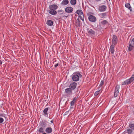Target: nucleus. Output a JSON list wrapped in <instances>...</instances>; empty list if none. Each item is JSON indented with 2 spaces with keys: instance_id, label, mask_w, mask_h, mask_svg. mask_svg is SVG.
<instances>
[{
  "instance_id": "nucleus-45",
  "label": "nucleus",
  "mask_w": 134,
  "mask_h": 134,
  "mask_svg": "<svg viewBox=\"0 0 134 134\" xmlns=\"http://www.w3.org/2000/svg\"><path fill=\"white\" fill-rule=\"evenodd\" d=\"M109 1H110V0H109Z\"/></svg>"
},
{
  "instance_id": "nucleus-35",
  "label": "nucleus",
  "mask_w": 134,
  "mask_h": 134,
  "mask_svg": "<svg viewBox=\"0 0 134 134\" xmlns=\"http://www.w3.org/2000/svg\"><path fill=\"white\" fill-rule=\"evenodd\" d=\"M3 121V119L2 118H0V124L2 123Z\"/></svg>"
},
{
  "instance_id": "nucleus-9",
  "label": "nucleus",
  "mask_w": 134,
  "mask_h": 134,
  "mask_svg": "<svg viewBox=\"0 0 134 134\" xmlns=\"http://www.w3.org/2000/svg\"><path fill=\"white\" fill-rule=\"evenodd\" d=\"M73 10L72 8L70 7H68L65 8V11L67 13H69L72 12Z\"/></svg>"
},
{
  "instance_id": "nucleus-23",
  "label": "nucleus",
  "mask_w": 134,
  "mask_h": 134,
  "mask_svg": "<svg viewBox=\"0 0 134 134\" xmlns=\"http://www.w3.org/2000/svg\"><path fill=\"white\" fill-rule=\"evenodd\" d=\"M125 132L129 134H130L132 132V129H128L125 131Z\"/></svg>"
},
{
  "instance_id": "nucleus-31",
  "label": "nucleus",
  "mask_w": 134,
  "mask_h": 134,
  "mask_svg": "<svg viewBox=\"0 0 134 134\" xmlns=\"http://www.w3.org/2000/svg\"><path fill=\"white\" fill-rule=\"evenodd\" d=\"M100 91V90H99L96 91L95 92L94 96H96L98 95V94L99 93Z\"/></svg>"
},
{
  "instance_id": "nucleus-10",
  "label": "nucleus",
  "mask_w": 134,
  "mask_h": 134,
  "mask_svg": "<svg viewBox=\"0 0 134 134\" xmlns=\"http://www.w3.org/2000/svg\"><path fill=\"white\" fill-rule=\"evenodd\" d=\"M58 7L57 5L53 4L50 5L49 8V9L55 10L58 8Z\"/></svg>"
},
{
  "instance_id": "nucleus-32",
  "label": "nucleus",
  "mask_w": 134,
  "mask_h": 134,
  "mask_svg": "<svg viewBox=\"0 0 134 134\" xmlns=\"http://www.w3.org/2000/svg\"><path fill=\"white\" fill-rule=\"evenodd\" d=\"M80 19L82 20L83 21L84 20V16L83 14L79 15Z\"/></svg>"
},
{
  "instance_id": "nucleus-26",
  "label": "nucleus",
  "mask_w": 134,
  "mask_h": 134,
  "mask_svg": "<svg viewBox=\"0 0 134 134\" xmlns=\"http://www.w3.org/2000/svg\"><path fill=\"white\" fill-rule=\"evenodd\" d=\"M120 86L119 85H116V87L115 88V91L119 92V90Z\"/></svg>"
},
{
  "instance_id": "nucleus-5",
  "label": "nucleus",
  "mask_w": 134,
  "mask_h": 134,
  "mask_svg": "<svg viewBox=\"0 0 134 134\" xmlns=\"http://www.w3.org/2000/svg\"><path fill=\"white\" fill-rule=\"evenodd\" d=\"M118 41V39L117 36L114 35L113 36L112 45L115 46L117 43Z\"/></svg>"
},
{
  "instance_id": "nucleus-16",
  "label": "nucleus",
  "mask_w": 134,
  "mask_h": 134,
  "mask_svg": "<svg viewBox=\"0 0 134 134\" xmlns=\"http://www.w3.org/2000/svg\"><path fill=\"white\" fill-rule=\"evenodd\" d=\"M68 0H63L61 4L63 5H65L68 4Z\"/></svg>"
},
{
  "instance_id": "nucleus-11",
  "label": "nucleus",
  "mask_w": 134,
  "mask_h": 134,
  "mask_svg": "<svg viewBox=\"0 0 134 134\" xmlns=\"http://www.w3.org/2000/svg\"><path fill=\"white\" fill-rule=\"evenodd\" d=\"M48 12L50 14L53 15H55L57 14V12L56 10L51 9H49L48 10Z\"/></svg>"
},
{
  "instance_id": "nucleus-3",
  "label": "nucleus",
  "mask_w": 134,
  "mask_h": 134,
  "mask_svg": "<svg viewBox=\"0 0 134 134\" xmlns=\"http://www.w3.org/2000/svg\"><path fill=\"white\" fill-rule=\"evenodd\" d=\"M133 74L132 77L129 79L126 80L124 82H122V85H126L131 83L134 80V77Z\"/></svg>"
},
{
  "instance_id": "nucleus-19",
  "label": "nucleus",
  "mask_w": 134,
  "mask_h": 134,
  "mask_svg": "<svg viewBox=\"0 0 134 134\" xmlns=\"http://www.w3.org/2000/svg\"><path fill=\"white\" fill-rule=\"evenodd\" d=\"M47 24L49 26H52L53 25V21L51 20H48L47 22Z\"/></svg>"
},
{
  "instance_id": "nucleus-20",
  "label": "nucleus",
  "mask_w": 134,
  "mask_h": 134,
  "mask_svg": "<svg viewBox=\"0 0 134 134\" xmlns=\"http://www.w3.org/2000/svg\"><path fill=\"white\" fill-rule=\"evenodd\" d=\"M44 128L42 127H40L38 130V131L39 133H44Z\"/></svg>"
},
{
  "instance_id": "nucleus-33",
  "label": "nucleus",
  "mask_w": 134,
  "mask_h": 134,
  "mask_svg": "<svg viewBox=\"0 0 134 134\" xmlns=\"http://www.w3.org/2000/svg\"><path fill=\"white\" fill-rule=\"evenodd\" d=\"M63 11L62 10H59L58 11V12L59 13V14H63Z\"/></svg>"
},
{
  "instance_id": "nucleus-34",
  "label": "nucleus",
  "mask_w": 134,
  "mask_h": 134,
  "mask_svg": "<svg viewBox=\"0 0 134 134\" xmlns=\"http://www.w3.org/2000/svg\"><path fill=\"white\" fill-rule=\"evenodd\" d=\"M104 83V82L103 80H102L100 82V84L99 85V86L101 87L103 85Z\"/></svg>"
},
{
  "instance_id": "nucleus-14",
  "label": "nucleus",
  "mask_w": 134,
  "mask_h": 134,
  "mask_svg": "<svg viewBox=\"0 0 134 134\" xmlns=\"http://www.w3.org/2000/svg\"><path fill=\"white\" fill-rule=\"evenodd\" d=\"M75 25L77 27H80L81 25L80 21L78 18L77 20H76L75 22Z\"/></svg>"
},
{
  "instance_id": "nucleus-6",
  "label": "nucleus",
  "mask_w": 134,
  "mask_h": 134,
  "mask_svg": "<svg viewBox=\"0 0 134 134\" xmlns=\"http://www.w3.org/2000/svg\"><path fill=\"white\" fill-rule=\"evenodd\" d=\"M87 30L88 34L90 36H93L95 34L94 31L92 29L88 28L87 29Z\"/></svg>"
},
{
  "instance_id": "nucleus-7",
  "label": "nucleus",
  "mask_w": 134,
  "mask_h": 134,
  "mask_svg": "<svg viewBox=\"0 0 134 134\" xmlns=\"http://www.w3.org/2000/svg\"><path fill=\"white\" fill-rule=\"evenodd\" d=\"M107 8L106 6L103 5L99 7L98 10L100 12H104L106 10Z\"/></svg>"
},
{
  "instance_id": "nucleus-44",
  "label": "nucleus",
  "mask_w": 134,
  "mask_h": 134,
  "mask_svg": "<svg viewBox=\"0 0 134 134\" xmlns=\"http://www.w3.org/2000/svg\"><path fill=\"white\" fill-rule=\"evenodd\" d=\"M0 64H2V62L1 61H0Z\"/></svg>"
},
{
  "instance_id": "nucleus-12",
  "label": "nucleus",
  "mask_w": 134,
  "mask_h": 134,
  "mask_svg": "<svg viewBox=\"0 0 134 134\" xmlns=\"http://www.w3.org/2000/svg\"><path fill=\"white\" fill-rule=\"evenodd\" d=\"M40 126L41 127H42L44 128L46 127L47 125L46 122L45 121H42L40 123Z\"/></svg>"
},
{
  "instance_id": "nucleus-24",
  "label": "nucleus",
  "mask_w": 134,
  "mask_h": 134,
  "mask_svg": "<svg viewBox=\"0 0 134 134\" xmlns=\"http://www.w3.org/2000/svg\"><path fill=\"white\" fill-rule=\"evenodd\" d=\"M107 13L105 12L101 13L100 14V16L101 18H103L105 17L107 15Z\"/></svg>"
},
{
  "instance_id": "nucleus-13",
  "label": "nucleus",
  "mask_w": 134,
  "mask_h": 134,
  "mask_svg": "<svg viewBox=\"0 0 134 134\" xmlns=\"http://www.w3.org/2000/svg\"><path fill=\"white\" fill-rule=\"evenodd\" d=\"M45 131L47 133H50L52 132V129L51 127H48L46 128Z\"/></svg>"
},
{
  "instance_id": "nucleus-15",
  "label": "nucleus",
  "mask_w": 134,
  "mask_h": 134,
  "mask_svg": "<svg viewBox=\"0 0 134 134\" xmlns=\"http://www.w3.org/2000/svg\"><path fill=\"white\" fill-rule=\"evenodd\" d=\"M65 92L66 93L69 94H72V91L71 89L70 88H67L65 90Z\"/></svg>"
},
{
  "instance_id": "nucleus-1",
  "label": "nucleus",
  "mask_w": 134,
  "mask_h": 134,
  "mask_svg": "<svg viewBox=\"0 0 134 134\" xmlns=\"http://www.w3.org/2000/svg\"><path fill=\"white\" fill-rule=\"evenodd\" d=\"M72 79L74 81H77L79 80V78H81L82 76L80 72L74 73L72 75Z\"/></svg>"
},
{
  "instance_id": "nucleus-22",
  "label": "nucleus",
  "mask_w": 134,
  "mask_h": 134,
  "mask_svg": "<svg viewBox=\"0 0 134 134\" xmlns=\"http://www.w3.org/2000/svg\"><path fill=\"white\" fill-rule=\"evenodd\" d=\"M125 6L127 8H129L130 9V11L132 10L131 7L130 6V5L129 3H127L125 4Z\"/></svg>"
},
{
  "instance_id": "nucleus-28",
  "label": "nucleus",
  "mask_w": 134,
  "mask_h": 134,
  "mask_svg": "<svg viewBox=\"0 0 134 134\" xmlns=\"http://www.w3.org/2000/svg\"><path fill=\"white\" fill-rule=\"evenodd\" d=\"M101 24L103 25H104L108 23V22L106 20H104L101 22Z\"/></svg>"
},
{
  "instance_id": "nucleus-4",
  "label": "nucleus",
  "mask_w": 134,
  "mask_h": 134,
  "mask_svg": "<svg viewBox=\"0 0 134 134\" xmlns=\"http://www.w3.org/2000/svg\"><path fill=\"white\" fill-rule=\"evenodd\" d=\"M129 44L128 50L130 51L132 50L134 48V38L132 39L131 41L129 42Z\"/></svg>"
},
{
  "instance_id": "nucleus-43",
  "label": "nucleus",
  "mask_w": 134,
  "mask_h": 134,
  "mask_svg": "<svg viewBox=\"0 0 134 134\" xmlns=\"http://www.w3.org/2000/svg\"><path fill=\"white\" fill-rule=\"evenodd\" d=\"M42 134H47V133H45V132H44V133H42Z\"/></svg>"
},
{
  "instance_id": "nucleus-29",
  "label": "nucleus",
  "mask_w": 134,
  "mask_h": 134,
  "mask_svg": "<svg viewBox=\"0 0 134 134\" xmlns=\"http://www.w3.org/2000/svg\"><path fill=\"white\" fill-rule=\"evenodd\" d=\"M129 126L132 129H134V124L130 123L129 124Z\"/></svg>"
},
{
  "instance_id": "nucleus-25",
  "label": "nucleus",
  "mask_w": 134,
  "mask_h": 134,
  "mask_svg": "<svg viewBox=\"0 0 134 134\" xmlns=\"http://www.w3.org/2000/svg\"><path fill=\"white\" fill-rule=\"evenodd\" d=\"M76 0H71L70 3L72 5H75L76 4Z\"/></svg>"
},
{
  "instance_id": "nucleus-17",
  "label": "nucleus",
  "mask_w": 134,
  "mask_h": 134,
  "mask_svg": "<svg viewBox=\"0 0 134 134\" xmlns=\"http://www.w3.org/2000/svg\"><path fill=\"white\" fill-rule=\"evenodd\" d=\"M77 100V98L75 97L74 98L73 100L70 102V105L71 106H73L74 105V104L76 102Z\"/></svg>"
},
{
  "instance_id": "nucleus-2",
  "label": "nucleus",
  "mask_w": 134,
  "mask_h": 134,
  "mask_svg": "<svg viewBox=\"0 0 134 134\" xmlns=\"http://www.w3.org/2000/svg\"><path fill=\"white\" fill-rule=\"evenodd\" d=\"M93 13L91 12H89L87 13V15L89 16L88 18L89 20L91 22H94L96 21V17L92 15Z\"/></svg>"
},
{
  "instance_id": "nucleus-21",
  "label": "nucleus",
  "mask_w": 134,
  "mask_h": 134,
  "mask_svg": "<svg viewBox=\"0 0 134 134\" xmlns=\"http://www.w3.org/2000/svg\"><path fill=\"white\" fill-rule=\"evenodd\" d=\"M76 13L78 14L79 15H82L83 14L82 10H78L76 11Z\"/></svg>"
},
{
  "instance_id": "nucleus-30",
  "label": "nucleus",
  "mask_w": 134,
  "mask_h": 134,
  "mask_svg": "<svg viewBox=\"0 0 134 134\" xmlns=\"http://www.w3.org/2000/svg\"><path fill=\"white\" fill-rule=\"evenodd\" d=\"M119 92L114 91V97H117L118 95Z\"/></svg>"
},
{
  "instance_id": "nucleus-40",
  "label": "nucleus",
  "mask_w": 134,
  "mask_h": 134,
  "mask_svg": "<svg viewBox=\"0 0 134 134\" xmlns=\"http://www.w3.org/2000/svg\"><path fill=\"white\" fill-rule=\"evenodd\" d=\"M132 87H131L130 88V89H132V90H133L132 89H133V88Z\"/></svg>"
},
{
  "instance_id": "nucleus-41",
  "label": "nucleus",
  "mask_w": 134,
  "mask_h": 134,
  "mask_svg": "<svg viewBox=\"0 0 134 134\" xmlns=\"http://www.w3.org/2000/svg\"><path fill=\"white\" fill-rule=\"evenodd\" d=\"M101 0H95V1H97V2H98V1H101Z\"/></svg>"
},
{
  "instance_id": "nucleus-18",
  "label": "nucleus",
  "mask_w": 134,
  "mask_h": 134,
  "mask_svg": "<svg viewBox=\"0 0 134 134\" xmlns=\"http://www.w3.org/2000/svg\"><path fill=\"white\" fill-rule=\"evenodd\" d=\"M115 46L112 45L110 46V52H111V53L113 54L114 52V48Z\"/></svg>"
},
{
  "instance_id": "nucleus-8",
  "label": "nucleus",
  "mask_w": 134,
  "mask_h": 134,
  "mask_svg": "<svg viewBox=\"0 0 134 134\" xmlns=\"http://www.w3.org/2000/svg\"><path fill=\"white\" fill-rule=\"evenodd\" d=\"M77 84L76 82H73L70 83L69 87L71 89L74 90L76 88Z\"/></svg>"
},
{
  "instance_id": "nucleus-27",
  "label": "nucleus",
  "mask_w": 134,
  "mask_h": 134,
  "mask_svg": "<svg viewBox=\"0 0 134 134\" xmlns=\"http://www.w3.org/2000/svg\"><path fill=\"white\" fill-rule=\"evenodd\" d=\"M48 110V108H45L43 111V112L44 113L45 115H47L48 114V113H47V112Z\"/></svg>"
},
{
  "instance_id": "nucleus-36",
  "label": "nucleus",
  "mask_w": 134,
  "mask_h": 134,
  "mask_svg": "<svg viewBox=\"0 0 134 134\" xmlns=\"http://www.w3.org/2000/svg\"><path fill=\"white\" fill-rule=\"evenodd\" d=\"M68 16V15H65V13H64V15L63 16V17L64 18H66Z\"/></svg>"
},
{
  "instance_id": "nucleus-42",
  "label": "nucleus",
  "mask_w": 134,
  "mask_h": 134,
  "mask_svg": "<svg viewBox=\"0 0 134 134\" xmlns=\"http://www.w3.org/2000/svg\"><path fill=\"white\" fill-rule=\"evenodd\" d=\"M51 123H53V120H51Z\"/></svg>"
},
{
  "instance_id": "nucleus-37",
  "label": "nucleus",
  "mask_w": 134,
  "mask_h": 134,
  "mask_svg": "<svg viewBox=\"0 0 134 134\" xmlns=\"http://www.w3.org/2000/svg\"><path fill=\"white\" fill-rule=\"evenodd\" d=\"M58 63H57V64H55V65H54V67L55 68H57V66H58Z\"/></svg>"
},
{
  "instance_id": "nucleus-39",
  "label": "nucleus",
  "mask_w": 134,
  "mask_h": 134,
  "mask_svg": "<svg viewBox=\"0 0 134 134\" xmlns=\"http://www.w3.org/2000/svg\"><path fill=\"white\" fill-rule=\"evenodd\" d=\"M4 114H0V116H3Z\"/></svg>"
},
{
  "instance_id": "nucleus-38",
  "label": "nucleus",
  "mask_w": 134,
  "mask_h": 134,
  "mask_svg": "<svg viewBox=\"0 0 134 134\" xmlns=\"http://www.w3.org/2000/svg\"><path fill=\"white\" fill-rule=\"evenodd\" d=\"M69 113V111H66V112L65 113V115H66L68 114V113Z\"/></svg>"
}]
</instances>
